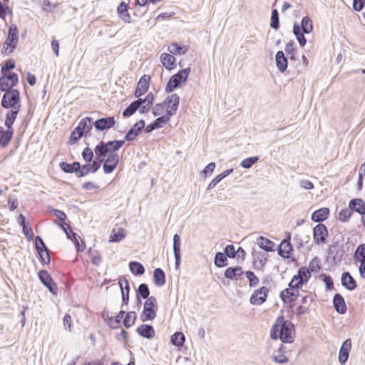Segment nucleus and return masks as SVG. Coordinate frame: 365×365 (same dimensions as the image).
<instances>
[{"mask_svg":"<svg viewBox=\"0 0 365 365\" xmlns=\"http://www.w3.org/2000/svg\"><path fill=\"white\" fill-rule=\"evenodd\" d=\"M120 159H117L115 156H107L106 158H104L103 170L104 173L110 174L114 171V170L118 167Z\"/></svg>","mask_w":365,"mask_h":365,"instance_id":"obj_23","label":"nucleus"},{"mask_svg":"<svg viewBox=\"0 0 365 365\" xmlns=\"http://www.w3.org/2000/svg\"><path fill=\"white\" fill-rule=\"evenodd\" d=\"M163 104L167 107V108H170L171 105H175L177 103V107H179L180 103V96L176 94H172L166 97V98L162 102Z\"/></svg>","mask_w":365,"mask_h":365,"instance_id":"obj_45","label":"nucleus"},{"mask_svg":"<svg viewBox=\"0 0 365 365\" xmlns=\"http://www.w3.org/2000/svg\"><path fill=\"white\" fill-rule=\"evenodd\" d=\"M160 61L166 69L169 71L174 69L176 66V58L171 53H162L160 56Z\"/></svg>","mask_w":365,"mask_h":365,"instance_id":"obj_33","label":"nucleus"},{"mask_svg":"<svg viewBox=\"0 0 365 365\" xmlns=\"http://www.w3.org/2000/svg\"><path fill=\"white\" fill-rule=\"evenodd\" d=\"M137 314L135 312H128V313L125 314V316L123 321L124 327L126 329H129L130 327L135 324Z\"/></svg>","mask_w":365,"mask_h":365,"instance_id":"obj_43","label":"nucleus"},{"mask_svg":"<svg viewBox=\"0 0 365 365\" xmlns=\"http://www.w3.org/2000/svg\"><path fill=\"white\" fill-rule=\"evenodd\" d=\"M15 68V61L14 59H9L4 62V64L1 68V73L2 75H6V71L12 70Z\"/></svg>","mask_w":365,"mask_h":365,"instance_id":"obj_58","label":"nucleus"},{"mask_svg":"<svg viewBox=\"0 0 365 365\" xmlns=\"http://www.w3.org/2000/svg\"><path fill=\"white\" fill-rule=\"evenodd\" d=\"M244 272L242 267L235 266L227 267L225 270L224 276L226 279L237 281L241 278Z\"/></svg>","mask_w":365,"mask_h":365,"instance_id":"obj_20","label":"nucleus"},{"mask_svg":"<svg viewBox=\"0 0 365 365\" xmlns=\"http://www.w3.org/2000/svg\"><path fill=\"white\" fill-rule=\"evenodd\" d=\"M291 234L287 233L286 237L281 242L277 247L278 255L284 259H289L293 252V247L290 242Z\"/></svg>","mask_w":365,"mask_h":365,"instance_id":"obj_10","label":"nucleus"},{"mask_svg":"<svg viewBox=\"0 0 365 365\" xmlns=\"http://www.w3.org/2000/svg\"><path fill=\"white\" fill-rule=\"evenodd\" d=\"M270 337L273 340L280 339L282 343L291 344L295 337L293 323L286 320L283 315L279 316L270 329Z\"/></svg>","mask_w":365,"mask_h":365,"instance_id":"obj_1","label":"nucleus"},{"mask_svg":"<svg viewBox=\"0 0 365 365\" xmlns=\"http://www.w3.org/2000/svg\"><path fill=\"white\" fill-rule=\"evenodd\" d=\"M225 255L227 258H236V250L233 245H228L224 248Z\"/></svg>","mask_w":365,"mask_h":365,"instance_id":"obj_62","label":"nucleus"},{"mask_svg":"<svg viewBox=\"0 0 365 365\" xmlns=\"http://www.w3.org/2000/svg\"><path fill=\"white\" fill-rule=\"evenodd\" d=\"M269 293V289L263 286L254 291L250 299V302L253 305H261L266 300Z\"/></svg>","mask_w":365,"mask_h":365,"instance_id":"obj_14","label":"nucleus"},{"mask_svg":"<svg viewBox=\"0 0 365 365\" xmlns=\"http://www.w3.org/2000/svg\"><path fill=\"white\" fill-rule=\"evenodd\" d=\"M93 123V118L86 117L81 120L78 125L82 128L84 132L88 133L92 130Z\"/></svg>","mask_w":365,"mask_h":365,"instance_id":"obj_44","label":"nucleus"},{"mask_svg":"<svg viewBox=\"0 0 365 365\" xmlns=\"http://www.w3.org/2000/svg\"><path fill=\"white\" fill-rule=\"evenodd\" d=\"M138 108L135 103L133 101L122 113L123 117L125 118H129L133 115Z\"/></svg>","mask_w":365,"mask_h":365,"instance_id":"obj_52","label":"nucleus"},{"mask_svg":"<svg viewBox=\"0 0 365 365\" xmlns=\"http://www.w3.org/2000/svg\"><path fill=\"white\" fill-rule=\"evenodd\" d=\"M257 245L263 250L266 252L274 251L275 244L272 240L265 237L260 236L257 238Z\"/></svg>","mask_w":365,"mask_h":365,"instance_id":"obj_34","label":"nucleus"},{"mask_svg":"<svg viewBox=\"0 0 365 365\" xmlns=\"http://www.w3.org/2000/svg\"><path fill=\"white\" fill-rule=\"evenodd\" d=\"M285 51L289 56V59L291 61L297 60V58L295 56V54H296L295 43L292 40H291L286 44Z\"/></svg>","mask_w":365,"mask_h":365,"instance_id":"obj_47","label":"nucleus"},{"mask_svg":"<svg viewBox=\"0 0 365 365\" xmlns=\"http://www.w3.org/2000/svg\"><path fill=\"white\" fill-rule=\"evenodd\" d=\"M126 236V231L124 228L119 227L117 230L113 229L110 235L109 242H119Z\"/></svg>","mask_w":365,"mask_h":365,"instance_id":"obj_38","label":"nucleus"},{"mask_svg":"<svg viewBox=\"0 0 365 365\" xmlns=\"http://www.w3.org/2000/svg\"><path fill=\"white\" fill-rule=\"evenodd\" d=\"M150 289L148 285L145 283H142L138 286L136 290V297L146 299L150 298Z\"/></svg>","mask_w":365,"mask_h":365,"instance_id":"obj_42","label":"nucleus"},{"mask_svg":"<svg viewBox=\"0 0 365 365\" xmlns=\"http://www.w3.org/2000/svg\"><path fill=\"white\" fill-rule=\"evenodd\" d=\"M153 281L156 286L162 287L166 282L165 272L161 268H155L153 271Z\"/></svg>","mask_w":365,"mask_h":365,"instance_id":"obj_36","label":"nucleus"},{"mask_svg":"<svg viewBox=\"0 0 365 365\" xmlns=\"http://www.w3.org/2000/svg\"><path fill=\"white\" fill-rule=\"evenodd\" d=\"M11 89L14 88L10 87L9 81L6 78V75L1 74V76L0 77V91L6 93Z\"/></svg>","mask_w":365,"mask_h":365,"instance_id":"obj_60","label":"nucleus"},{"mask_svg":"<svg viewBox=\"0 0 365 365\" xmlns=\"http://www.w3.org/2000/svg\"><path fill=\"white\" fill-rule=\"evenodd\" d=\"M59 168L65 173H75L76 176L78 178L77 172H78V169L81 168V163L78 161H74L72 163L61 162L59 163Z\"/></svg>","mask_w":365,"mask_h":365,"instance_id":"obj_28","label":"nucleus"},{"mask_svg":"<svg viewBox=\"0 0 365 365\" xmlns=\"http://www.w3.org/2000/svg\"><path fill=\"white\" fill-rule=\"evenodd\" d=\"M35 242V248L37 251V252H49V250L48 249L47 246L46 245L45 242H43V239L37 235L34 238Z\"/></svg>","mask_w":365,"mask_h":365,"instance_id":"obj_46","label":"nucleus"},{"mask_svg":"<svg viewBox=\"0 0 365 365\" xmlns=\"http://www.w3.org/2000/svg\"><path fill=\"white\" fill-rule=\"evenodd\" d=\"M129 6L127 3L122 1L117 7V14L124 22L130 23L131 16L128 13Z\"/></svg>","mask_w":365,"mask_h":365,"instance_id":"obj_29","label":"nucleus"},{"mask_svg":"<svg viewBox=\"0 0 365 365\" xmlns=\"http://www.w3.org/2000/svg\"><path fill=\"white\" fill-rule=\"evenodd\" d=\"M20 111V108H11L6 115V120L4 122V125L6 127V128L14 130L13 124L15 122L17 115Z\"/></svg>","mask_w":365,"mask_h":365,"instance_id":"obj_31","label":"nucleus"},{"mask_svg":"<svg viewBox=\"0 0 365 365\" xmlns=\"http://www.w3.org/2000/svg\"><path fill=\"white\" fill-rule=\"evenodd\" d=\"M272 359L274 362L277 364H285L289 361L288 357L283 353L276 351L272 356Z\"/></svg>","mask_w":365,"mask_h":365,"instance_id":"obj_50","label":"nucleus"},{"mask_svg":"<svg viewBox=\"0 0 365 365\" xmlns=\"http://www.w3.org/2000/svg\"><path fill=\"white\" fill-rule=\"evenodd\" d=\"M352 214L353 211L349 208L343 209L339 213V220L341 222H346L350 219V217L352 216Z\"/></svg>","mask_w":365,"mask_h":365,"instance_id":"obj_53","label":"nucleus"},{"mask_svg":"<svg viewBox=\"0 0 365 365\" xmlns=\"http://www.w3.org/2000/svg\"><path fill=\"white\" fill-rule=\"evenodd\" d=\"M341 285L349 291H353L357 287L355 279L349 272H344L341 277Z\"/></svg>","mask_w":365,"mask_h":365,"instance_id":"obj_22","label":"nucleus"},{"mask_svg":"<svg viewBox=\"0 0 365 365\" xmlns=\"http://www.w3.org/2000/svg\"><path fill=\"white\" fill-rule=\"evenodd\" d=\"M310 277L311 273L308 268L302 267L298 269L297 273L293 276L289 283H292L293 286L300 289L303 285L308 282Z\"/></svg>","mask_w":365,"mask_h":365,"instance_id":"obj_7","label":"nucleus"},{"mask_svg":"<svg viewBox=\"0 0 365 365\" xmlns=\"http://www.w3.org/2000/svg\"><path fill=\"white\" fill-rule=\"evenodd\" d=\"M145 125V122L143 119H140L139 121L136 122L133 126H132L124 137L123 140L126 141H133L135 139V138L139 135L143 130L144 129Z\"/></svg>","mask_w":365,"mask_h":365,"instance_id":"obj_15","label":"nucleus"},{"mask_svg":"<svg viewBox=\"0 0 365 365\" xmlns=\"http://www.w3.org/2000/svg\"><path fill=\"white\" fill-rule=\"evenodd\" d=\"M18 28L15 24H11L9 28L7 38L4 42V52L9 55L13 52L18 43Z\"/></svg>","mask_w":365,"mask_h":365,"instance_id":"obj_6","label":"nucleus"},{"mask_svg":"<svg viewBox=\"0 0 365 365\" xmlns=\"http://www.w3.org/2000/svg\"><path fill=\"white\" fill-rule=\"evenodd\" d=\"M63 232L66 234L67 237L71 240L73 243L75 245L76 250L78 252H81L84 251L86 248V245L83 241H81V244L79 242L80 237L73 231L71 225L67 224L64 227V230H62Z\"/></svg>","mask_w":365,"mask_h":365,"instance_id":"obj_12","label":"nucleus"},{"mask_svg":"<svg viewBox=\"0 0 365 365\" xmlns=\"http://www.w3.org/2000/svg\"><path fill=\"white\" fill-rule=\"evenodd\" d=\"M293 30L309 34L313 31L312 21L309 16H304L301 21L300 25L297 22L294 23Z\"/></svg>","mask_w":365,"mask_h":365,"instance_id":"obj_18","label":"nucleus"},{"mask_svg":"<svg viewBox=\"0 0 365 365\" xmlns=\"http://www.w3.org/2000/svg\"><path fill=\"white\" fill-rule=\"evenodd\" d=\"M38 277L40 282L49 290V292L56 295L58 293V287L55 282L53 280L51 274L48 271L41 269L38 273Z\"/></svg>","mask_w":365,"mask_h":365,"instance_id":"obj_9","label":"nucleus"},{"mask_svg":"<svg viewBox=\"0 0 365 365\" xmlns=\"http://www.w3.org/2000/svg\"><path fill=\"white\" fill-rule=\"evenodd\" d=\"M125 144V140H113L108 142L101 141L94 148L96 158L97 159H104L107 156H115L120 159L117 151L119 150Z\"/></svg>","mask_w":365,"mask_h":365,"instance_id":"obj_2","label":"nucleus"},{"mask_svg":"<svg viewBox=\"0 0 365 365\" xmlns=\"http://www.w3.org/2000/svg\"><path fill=\"white\" fill-rule=\"evenodd\" d=\"M185 341V336L182 332L176 331L170 337V342L175 346H182Z\"/></svg>","mask_w":365,"mask_h":365,"instance_id":"obj_41","label":"nucleus"},{"mask_svg":"<svg viewBox=\"0 0 365 365\" xmlns=\"http://www.w3.org/2000/svg\"><path fill=\"white\" fill-rule=\"evenodd\" d=\"M319 262L320 261L317 257H315L314 259H312L309 264L308 269L309 272H319V270L321 269Z\"/></svg>","mask_w":365,"mask_h":365,"instance_id":"obj_63","label":"nucleus"},{"mask_svg":"<svg viewBox=\"0 0 365 365\" xmlns=\"http://www.w3.org/2000/svg\"><path fill=\"white\" fill-rule=\"evenodd\" d=\"M81 155L86 163H91L93 160V152L88 147H86L83 150Z\"/></svg>","mask_w":365,"mask_h":365,"instance_id":"obj_57","label":"nucleus"},{"mask_svg":"<svg viewBox=\"0 0 365 365\" xmlns=\"http://www.w3.org/2000/svg\"><path fill=\"white\" fill-rule=\"evenodd\" d=\"M128 266L131 273L135 276H140L145 273V267L139 262L131 261Z\"/></svg>","mask_w":365,"mask_h":365,"instance_id":"obj_39","label":"nucleus"},{"mask_svg":"<svg viewBox=\"0 0 365 365\" xmlns=\"http://www.w3.org/2000/svg\"><path fill=\"white\" fill-rule=\"evenodd\" d=\"M365 258V244L359 245L354 255V259L355 262L359 260L360 259Z\"/></svg>","mask_w":365,"mask_h":365,"instance_id":"obj_55","label":"nucleus"},{"mask_svg":"<svg viewBox=\"0 0 365 365\" xmlns=\"http://www.w3.org/2000/svg\"><path fill=\"white\" fill-rule=\"evenodd\" d=\"M349 207L362 216L365 215V201L361 198L351 199L349 202Z\"/></svg>","mask_w":365,"mask_h":365,"instance_id":"obj_26","label":"nucleus"},{"mask_svg":"<svg viewBox=\"0 0 365 365\" xmlns=\"http://www.w3.org/2000/svg\"><path fill=\"white\" fill-rule=\"evenodd\" d=\"M150 81V76L149 75L144 74L140 77L134 92L135 98L141 97L148 91Z\"/></svg>","mask_w":365,"mask_h":365,"instance_id":"obj_16","label":"nucleus"},{"mask_svg":"<svg viewBox=\"0 0 365 365\" xmlns=\"http://www.w3.org/2000/svg\"><path fill=\"white\" fill-rule=\"evenodd\" d=\"M319 279L325 284L327 291H330L334 289V282L330 275L327 274H321L319 276Z\"/></svg>","mask_w":365,"mask_h":365,"instance_id":"obj_48","label":"nucleus"},{"mask_svg":"<svg viewBox=\"0 0 365 365\" xmlns=\"http://www.w3.org/2000/svg\"><path fill=\"white\" fill-rule=\"evenodd\" d=\"M333 305L336 312L340 314H344L346 312L347 307L343 296L336 293L333 297Z\"/></svg>","mask_w":365,"mask_h":365,"instance_id":"obj_25","label":"nucleus"},{"mask_svg":"<svg viewBox=\"0 0 365 365\" xmlns=\"http://www.w3.org/2000/svg\"><path fill=\"white\" fill-rule=\"evenodd\" d=\"M158 311V302L155 297L151 296L148 298L144 303L143 310L140 314V320L143 322L153 321Z\"/></svg>","mask_w":365,"mask_h":365,"instance_id":"obj_4","label":"nucleus"},{"mask_svg":"<svg viewBox=\"0 0 365 365\" xmlns=\"http://www.w3.org/2000/svg\"><path fill=\"white\" fill-rule=\"evenodd\" d=\"M190 71V68L187 67L180 70L178 73L173 75L166 84L165 92L170 93L175 88L181 87L187 81Z\"/></svg>","mask_w":365,"mask_h":365,"instance_id":"obj_3","label":"nucleus"},{"mask_svg":"<svg viewBox=\"0 0 365 365\" xmlns=\"http://www.w3.org/2000/svg\"><path fill=\"white\" fill-rule=\"evenodd\" d=\"M245 274L250 287H256L258 284L259 279L252 271H247Z\"/></svg>","mask_w":365,"mask_h":365,"instance_id":"obj_54","label":"nucleus"},{"mask_svg":"<svg viewBox=\"0 0 365 365\" xmlns=\"http://www.w3.org/2000/svg\"><path fill=\"white\" fill-rule=\"evenodd\" d=\"M214 264L217 267L222 268L228 265V259L224 252H217L214 258Z\"/></svg>","mask_w":365,"mask_h":365,"instance_id":"obj_40","label":"nucleus"},{"mask_svg":"<svg viewBox=\"0 0 365 365\" xmlns=\"http://www.w3.org/2000/svg\"><path fill=\"white\" fill-rule=\"evenodd\" d=\"M20 92L17 89H11L4 93L1 101V106L5 108H21Z\"/></svg>","mask_w":365,"mask_h":365,"instance_id":"obj_5","label":"nucleus"},{"mask_svg":"<svg viewBox=\"0 0 365 365\" xmlns=\"http://www.w3.org/2000/svg\"><path fill=\"white\" fill-rule=\"evenodd\" d=\"M14 132L8 128L5 130L3 127L0 126V144L2 148L6 147L9 144L12 140Z\"/></svg>","mask_w":365,"mask_h":365,"instance_id":"obj_32","label":"nucleus"},{"mask_svg":"<svg viewBox=\"0 0 365 365\" xmlns=\"http://www.w3.org/2000/svg\"><path fill=\"white\" fill-rule=\"evenodd\" d=\"M329 233L327 226L319 223L313 228V241L316 245L326 242Z\"/></svg>","mask_w":365,"mask_h":365,"instance_id":"obj_11","label":"nucleus"},{"mask_svg":"<svg viewBox=\"0 0 365 365\" xmlns=\"http://www.w3.org/2000/svg\"><path fill=\"white\" fill-rule=\"evenodd\" d=\"M59 3L52 4L49 0H44L42 3V10L45 12H52L53 9H56Z\"/></svg>","mask_w":365,"mask_h":365,"instance_id":"obj_56","label":"nucleus"},{"mask_svg":"<svg viewBox=\"0 0 365 365\" xmlns=\"http://www.w3.org/2000/svg\"><path fill=\"white\" fill-rule=\"evenodd\" d=\"M330 210L328 207L319 208L312 214L311 219L315 222L322 223L329 216Z\"/></svg>","mask_w":365,"mask_h":365,"instance_id":"obj_27","label":"nucleus"},{"mask_svg":"<svg viewBox=\"0 0 365 365\" xmlns=\"http://www.w3.org/2000/svg\"><path fill=\"white\" fill-rule=\"evenodd\" d=\"M292 31L300 46L304 47L307 43V38L304 36V34H306L297 31H295L294 30H293Z\"/></svg>","mask_w":365,"mask_h":365,"instance_id":"obj_64","label":"nucleus"},{"mask_svg":"<svg viewBox=\"0 0 365 365\" xmlns=\"http://www.w3.org/2000/svg\"><path fill=\"white\" fill-rule=\"evenodd\" d=\"M259 159V158L258 156L247 158L240 163V166L245 169H249L252 168L255 163H257Z\"/></svg>","mask_w":365,"mask_h":365,"instance_id":"obj_51","label":"nucleus"},{"mask_svg":"<svg viewBox=\"0 0 365 365\" xmlns=\"http://www.w3.org/2000/svg\"><path fill=\"white\" fill-rule=\"evenodd\" d=\"M276 66L281 73L286 71L288 66V59L282 51L277 52L275 56Z\"/></svg>","mask_w":365,"mask_h":365,"instance_id":"obj_30","label":"nucleus"},{"mask_svg":"<svg viewBox=\"0 0 365 365\" xmlns=\"http://www.w3.org/2000/svg\"><path fill=\"white\" fill-rule=\"evenodd\" d=\"M279 17L277 9H274L272 11L271 19H270V27L277 30L279 28Z\"/></svg>","mask_w":365,"mask_h":365,"instance_id":"obj_49","label":"nucleus"},{"mask_svg":"<svg viewBox=\"0 0 365 365\" xmlns=\"http://www.w3.org/2000/svg\"><path fill=\"white\" fill-rule=\"evenodd\" d=\"M50 213L56 217L58 222V225L61 230H64V227L68 224L66 222V220L67 219V216L66 213L61 210L51 208L50 210Z\"/></svg>","mask_w":365,"mask_h":365,"instance_id":"obj_35","label":"nucleus"},{"mask_svg":"<svg viewBox=\"0 0 365 365\" xmlns=\"http://www.w3.org/2000/svg\"><path fill=\"white\" fill-rule=\"evenodd\" d=\"M77 172L78 178H83L89 173H91V168H90V163H86L84 165H81V168Z\"/></svg>","mask_w":365,"mask_h":365,"instance_id":"obj_59","label":"nucleus"},{"mask_svg":"<svg viewBox=\"0 0 365 365\" xmlns=\"http://www.w3.org/2000/svg\"><path fill=\"white\" fill-rule=\"evenodd\" d=\"M115 123L114 116H108L97 119L93 125L96 130L106 131L113 128Z\"/></svg>","mask_w":365,"mask_h":365,"instance_id":"obj_13","label":"nucleus"},{"mask_svg":"<svg viewBox=\"0 0 365 365\" xmlns=\"http://www.w3.org/2000/svg\"><path fill=\"white\" fill-rule=\"evenodd\" d=\"M299 296V289L293 286L292 283H289L288 287L280 292L279 297L284 304H292L290 308L294 307L292 304Z\"/></svg>","mask_w":365,"mask_h":365,"instance_id":"obj_8","label":"nucleus"},{"mask_svg":"<svg viewBox=\"0 0 365 365\" xmlns=\"http://www.w3.org/2000/svg\"><path fill=\"white\" fill-rule=\"evenodd\" d=\"M118 284L120 288L122 302L124 305H128L129 302L130 285L128 279L125 277H120L118 279Z\"/></svg>","mask_w":365,"mask_h":365,"instance_id":"obj_19","label":"nucleus"},{"mask_svg":"<svg viewBox=\"0 0 365 365\" xmlns=\"http://www.w3.org/2000/svg\"><path fill=\"white\" fill-rule=\"evenodd\" d=\"M6 78L10 81V87L13 88L16 86L18 84L19 82V76L18 75L14 72H9L7 74H6Z\"/></svg>","mask_w":365,"mask_h":365,"instance_id":"obj_61","label":"nucleus"},{"mask_svg":"<svg viewBox=\"0 0 365 365\" xmlns=\"http://www.w3.org/2000/svg\"><path fill=\"white\" fill-rule=\"evenodd\" d=\"M136 332L139 336L151 339L155 336V331L154 327L150 324H143L136 329Z\"/></svg>","mask_w":365,"mask_h":365,"instance_id":"obj_24","label":"nucleus"},{"mask_svg":"<svg viewBox=\"0 0 365 365\" xmlns=\"http://www.w3.org/2000/svg\"><path fill=\"white\" fill-rule=\"evenodd\" d=\"M351 346V340L349 338L342 343L339 352V362L340 364L344 365L347 362Z\"/></svg>","mask_w":365,"mask_h":365,"instance_id":"obj_17","label":"nucleus"},{"mask_svg":"<svg viewBox=\"0 0 365 365\" xmlns=\"http://www.w3.org/2000/svg\"><path fill=\"white\" fill-rule=\"evenodd\" d=\"M168 51L173 55H182L187 51V47L177 42H173L168 46Z\"/></svg>","mask_w":365,"mask_h":365,"instance_id":"obj_37","label":"nucleus"},{"mask_svg":"<svg viewBox=\"0 0 365 365\" xmlns=\"http://www.w3.org/2000/svg\"><path fill=\"white\" fill-rule=\"evenodd\" d=\"M181 239L178 234H175L173 236V253L175 257V268H179L181 263Z\"/></svg>","mask_w":365,"mask_h":365,"instance_id":"obj_21","label":"nucleus"}]
</instances>
